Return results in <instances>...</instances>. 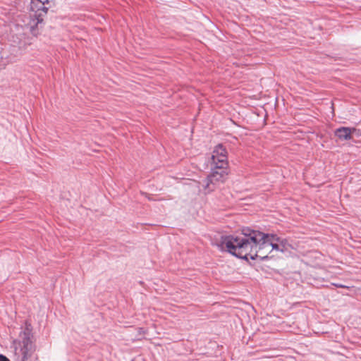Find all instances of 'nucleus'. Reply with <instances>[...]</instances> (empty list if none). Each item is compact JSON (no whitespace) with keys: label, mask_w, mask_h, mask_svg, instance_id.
I'll list each match as a JSON object with an SVG mask.
<instances>
[{"label":"nucleus","mask_w":361,"mask_h":361,"mask_svg":"<svg viewBox=\"0 0 361 361\" xmlns=\"http://www.w3.org/2000/svg\"><path fill=\"white\" fill-rule=\"evenodd\" d=\"M266 238L267 235L264 233L245 228L238 235L221 236L219 245L239 258L264 260L271 253V249L267 250L264 245Z\"/></svg>","instance_id":"f257e3e1"},{"label":"nucleus","mask_w":361,"mask_h":361,"mask_svg":"<svg viewBox=\"0 0 361 361\" xmlns=\"http://www.w3.org/2000/svg\"><path fill=\"white\" fill-rule=\"evenodd\" d=\"M31 336V325L26 323L25 329L19 335L20 340L13 341L15 355L21 356V361H26L33 352Z\"/></svg>","instance_id":"f03ea898"},{"label":"nucleus","mask_w":361,"mask_h":361,"mask_svg":"<svg viewBox=\"0 0 361 361\" xmlns=\"http://www.w3.org/2000/svg\"><path fill=\"white\" fill-rule=\"evenodd\" d=\"M211 173L203 180L202 187L205 194L214 191L218 185L226 179L228 173L226 169H214L211 167Z\"/></svg>","instance_id":"7ed1b4c3"},{"label":"nucleus","mask_w":361,"mask_h":361,"mask_svg":"<svg viewBox=\"0 0 361 361\" xmlns=\"http://www.w3.org/2000/svg\"><path fill=\"white\" fill-rule=\"evenodd\" d=\"M46 16L47 14L30 11L29 15L25 17L23 20L25 27L29 30L31 35L37 37L40 34L44 25V18Z\"/></svg>","instance_id":"20e7f679"},{"label":"nucleus","mask_w":361,"mask_h":361,"mask_svg":"<svg viewBox=\"0 0 361 361\" xmlns=\"http://www.w3.org/2000/svg\"><path fill=\"white\" fill-rule=\"evenodd\" d=\"M210 165L214 169H227L228 166L227 151L221 144L216 145L214 149L210 159Z\"/></svg>","instance_id":"39448f33"},{"label":"nucleus","mask_w":361,"mask_h":361,"mask_svg":"<svg viewBox=\"0 0 361 361\" xmlns=\"http://www.w3.org/2000/svg\"><path fill=\"white\" fill-rule=\"evenodd\" d=\"M266 234L267 235V238H266L267 242L264 243V245L267 247V250L271 249V252L273 250L281 252H284L287 250L289 244L286 239L281 238L276 234Z\"/></svg>","instance_id":"423d86ee"},{"label":"nucleus","mask_w":361,"mask_h":361,"mask_svg":"<svg viewBox=\"0 0 361 361\" xmlns=\"http://www.w3.org/2000/svg\"><path fill=\"white\" fill-rule=\"evenodd\" d=\"M49 0H31L30 10L31 11L42 13L47 14L49 10Z\"/></svg>","instance_id":"0eeeda50"},{"label":"nucleus","mask_w":361,"mask_h":361,"mask_svg":"<svg viewBox=\"0 0 361 361\" xmlns=\"http://www.w3.org/2000/svg\"><path fill=\"white\" fill-rule=\"evenodd\" d=\"M356 130L355 128L340 127L335 130L334 134L341 140H349Z\"/></svg>","instance_id":"6e6552de"},{"label":"nucleus","mask_w":361,"mask_h":361,"mask_svg":"<svg viewBox=\"0 0 361 361\" xmlns=\"http://www.w3.org/2000/svg\"><path fill=\"white\" fill-rule=\"evenodd\" d=\"M333 285L337 288H349L348 286H346L345 285H343L341 283H333Z\"/></svg>","instance_id":"1a4fd4ad"},{"label":"nucleus","mask_w":361,"mask_h":361,"mask_svg":"<svg viewBox=\"0 0 361 361\" xmlns=\"http://www.w3.org/2000/svg\"><path fill=\"white\" fill-rule=\"evenodd\" d=\"M0 361H10L6 356L0 355Z\"/></svg>","instance_id":"9d476101"},{"label":"nucleus","mask_w":361,"mask_h":361,"mask_svg":"<svg viewBox=\"0 0 361 361\" xmlns=\"http://www.w3.org/2000/svg\"><path fill=\"white\" fill-rule=\"evenodd\" d=\"M139 334H145V331L143 328H139L138 329Z\"/></svg>","instance_id":"9b49d317"}]
</instances>
